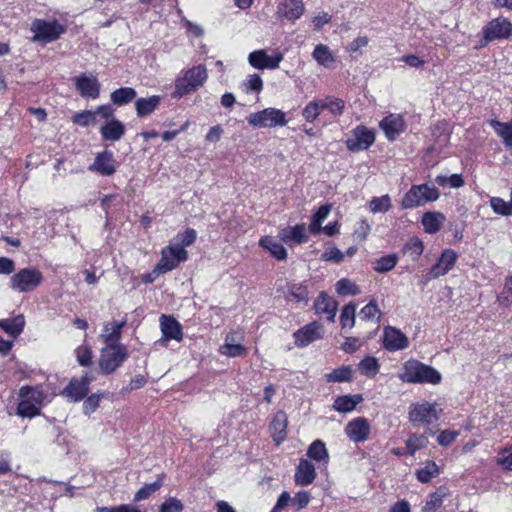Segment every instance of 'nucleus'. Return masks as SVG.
<instances>
[{
    "mask_svg": "<svg viewBox=\"0 0 512 512\" xmlns=\"http://www.w3.org/2000/svg\"><path fill=\"white\" fill-rule=\"evenodd\" d=\"M287 416L284 412H277L270 424L271 436L275 443L279 445L286 437Z\"/></svg>",
    "mask_w": 512,
    "mask_h": 512,
    "instance_id": "nucleus-29",
    "label": "nucleus"
},
{
    "mask_svg": "<svg viewBox=\"0 0 512 512\" xmlns=\"http://www.w3.org/2000/svg\"><path fill=\"white\" fill-rule=\"evenodd\" d=\"M314 307L317 314H324L326 315L327 320L334 322L338 303L327 293L321 292L319 294L315 301Z\"/></svg>",
    "mask_w": 512,
    "mask_h": 512,
    "instance_id": "nucleus-25",
    "label": "nucleus"
},
{
    "mask_svg": "<svg viewBox=\"0 0 512 512\" xmlns=\"http://www.w3.org/2000/svg\"><path fill=\"white\" fill-rule=\"evenodd\" d=\"M102 139L116 142L125 134V125L118 119H111L99 129Z\"/></svg>",
    "mask_w": 512,
    "mask_h": 512,
    "instance_id": "nucleus-26",
    "label": "nucleus"
},
{
    "mask_svg": "<svg viewBox=\"0 0 512 512\" xmlns=\"http://www.w3.org/2000/svg\"><path fill=\"white\" fill-rule=\"evenodd\" d=\"M126 325V321H113L103 327L100 337L106 345H120L121 330Z\"/></svg>",
    "mask_w": 512,
    "mask_h": 512,
    "instance_id": "nucleus-28",
    "label": "nucleus"
},
{
    "mask_svg": "<svg viewBox=\"0 0 512 512\" xmlns=\"http://www.w3.org/2000/svg\"><path fill=\"white\" fill-rule=\"evenodd\" d=\"M398 377L405 383L413 384L437 385L442 380L441 374L435 368L414 359H410L402 365Z\"/></svg>",
    "mask_w": 512,
    "mask_h": 512,
    "instance_id": "nucleus-1",
    "label": "nucleus"
},
{
    "mask_svg": "<svg viewBox=\"0 0 512 512\" xmlns=\"http://www.w3.org/2000/svg\"><path fill=\"white\" fill-rule=\"evenodd\" d=\"M344 258V252L337 247H328L321 255V260L333 263H341Z\"/></svg>",
    "mask_w": 512,
    "mask_h": 512,
    "instance_id": "nucleus-60",
    "label": "nucleus"
},
{
    "mask_svg": "<svg viewBox=\"0 0 512 512\" xmlns=\"http://www.w3.org/2000/svg\"><path fill=\"white\" fill-rule=\"evenodd\" d=\"M360 317L363 320L371 321L376 320L377 322L380 320L381 311L378 308V305L374 299H372L367 305H365L360 311Z\"/></svg>",
    "mask_w": 512,
    "mask_h": 512,
    "instance_id": "nucleus-54",
    "label": "nucleus"
},
{
    "mask_svg": "<svg viewBox=\"0 0 512 512\" xmlns=\"http://www.w3.org/2000/svg\"><path fill=\"white\" fill-rule=\"evenodd\" d=\"M100 403V395L92 394L83 402V412L85 415H90L97 410Z\"/></svg>",
    "mask_w": 512,
    "mask_h": 512,
    "instance_id": "nucleus-64",
    "label": "nucleus"
},
{
    "mask_svg": "<svg viewBox=\"0 0 512 512\" xmlns=\"http://www.w3.org/2000/svg\"><path fill=\"white\" fill-rule=\"evenodd\" d=\"M305 5L303 0H282L277 6V15L288 21L295 22L304 14Z\"/></svg>",
    "mask_w": 512,
    "mask_h": 512,
    "instance_id": "nucleus-19",
    "label": "nucleus"
},
{
    "mask_svg": "<svg viewBox=\"0 0 512 512\" xmlns=\"http://www.w3.org/2000/svg\"><path fill=\"white\" fill-rule=\"evenodd\" d=\"M440 197L439 190L428 184L412 185L401 201L402 209H413L434 202Z\"/></svg>",
    "mask_w": 512,
    "mask_h": 512,
    "instance_id": "nucleus-3",
    "label": "nucleus"
},
{
    "mask_svg": "<svg viewBox=\"0 0 512 512\" xmlns=\"http://www.w3.org/2000/svg\"><path fill=\"white\" fill-rule=\"evenodd\" d=\"M362 401L363 397L360 394L339 396L335 399L333 408L338 412L347 413L353 411Z\"/></svg>",
    "mask_w": 512,
    "mask_h": 512,
    "instance_id": "nucleus-32",
    "label": "nucleus"
},
{
    "mask_svg": "<svg viewBox=\"0 0 512 512\" xmlns=\"http://www.w3.org/2000/svg\"><path fill=\"white\" fill-rule=\"evenodd\" d=\"M435 182L439 186L449 185L451 188H460L465 183L464 180H463L462 175H460V174H452L450 176L438 175L435 178Z\"/></svg>",
    "mask_w": 512,
    "mask_h": 512,
    "instance_id": "nucleus-55",
    "label": "nucleus"
},
{
    "mask_svg": "<svg viewBox=\"0 0 512 512\" xmlns=\"http://www.w3.org/2000/svg\"><path fill=\"white\" fill-rule=\"evenodd\" d=\"M323 109H327L331 114L340 116L344 112L345 102L334 96H327L322 100Z\"/></svg>",
    "mask_w": 512,
    "mask_h": 512,
    "instance_id": "nucleus-52",
    "label": "nucleus"
},
{
    "mask_svg": "<svg viewBox=\"0 0 512 512\" xmlns=\"http://www.w3.org/2000/svg\"><path fill=\"white\" fill-rule=\"evenodd\" d=\"M187 259V251L179 245L168 246L162 250L161 259L156 265L154 272L166 273Z\"/></svg>",
    "mask_w": 512,
    "mask_h": 512,
    "instance_id": "nucleus-11",
    "label": "nucleus"
},
{
    "mask_svg": "<svg viewBox=\"0 0 512 512\" xmlns=\"http://www.w3.org/2000/svg\"><path fill=\"white\" fill-rule=\"evenodd\" d=\"M73 123L82 127H87L96 123L95 113L92 111H82L73 116Z\"/></svg>",
    "mask_w": 512,
    "mask_h": 512,
    "instance_id": "nucleus-59",
    "label": "nucleus"
},
{
    "mask_svg": "<svg viewBox=\"0 0 512 512\" xmlns=\"http://www.w3.org/2000/svg\"><path fill=\"white\" fill-rule=\"evenodd\" d=\"M442 408L436 402L418 401L409 406L408 420L416 427H427L437 424Z\"/></svg>",
    "mask_w": 512,
    "mask_h": 512,
    "instance_id": "nucleus-2",
    "label": "nucleus"
},
{
    "mask_svg": "<svg viewBox=\"0 0 512 512\" xmlns=\"http://www.w3.org/2000/svg\"><path fill=\"white\" fill-rule=\"evenodd\" d=\"M310 499V493L307 491H299L292 498V504L296 510H302L308 506Z\"/></svg>",
    "mask_w": 512,
    "mask_h": 512,
    "instance_id": "nucleus-63",
    "label": "nucleus"
},
{
    "mask_svg": "<svg viewBox=\"0 0 512 512\" xmlns=\"http://www.w3.org/2000/svg\"><path fill=\"white\" fill-rule=\"evenodd\" d=\"M327 382L342 383L350 382L353 379V369L351 366H341L325 375Z\"/></svg>",
    "mask_w": 512,
    "mask_h": 512,
    "instance_id": "nucleus-44",
    "label": "nucleus"
},
{
    "mask_svg": "<svg viewBox=\"0 0 512 512\" xmlns=\"http://www.w3.org/2000/svg\"><path fill=\"white\" fill-rule=\"evenodd\" d=\"M324 330L322 325L313 321L297 330L294 334V343L297 347H305L312 342L323 338Z\"/></svg>",
    "mask_w": 512,
    "mask_h": 512,
    "instance_id": "nucleus-15",
    "label": "nucleus"
},
{
    "mask_svg": "<svg viewBox=\"0 0 512 512\" xmlns=\"http://www.w3.org/2000/svg\"><path fill=\"white\" fill-rule=\"evenodd\" d=\"M241 89L246 94H259L263 89V80L258 74H249L242 82Z\"/></svg>",
    "mask_w": 512,
    "mask_h": 512,
    "instance_id": "nucleus-48",
    "label": "nucleus"
},
{
    "mask_svg": "<svg viewBox=\"0 0 512 512\" xmlns=\"http://www.w3.org/2000/svg\"><path fill=\"white\" fill-rule=\"evenodd\" d=\"M496 463L505 470L512 471V447L501 449Z\"/></svg>",
    "mask_w": 512,
    "mask_h": 512,
    "instance_id": "nucleus-61",
    "label": "nucleus"
},
{
    "mask_svg": "<svg viewBox=\"0 0 512 512\" xmlns=\"http://www.w3.org/2000/svg\"><path fill=\"white\" fill-rule=\"evenodd\" d=\"M484 44L495 40H506L512 37V23L504 17L490 20L482 29Z\"/></svg>",
    "mask_w": 512,
    "mask_h": 512,
    "instance_id": "nucleus-9",
    "label": "nucleus"
},
{
    "mask_svg": "<svg viewBox=\"0 0 512 512\" xmlns=\"http://www.w3.org/2000/svg\"><path fill=\"white\" fill-rule=\"evenodd\" d=\"M195 89V86L191 83V81L188 79V76L185 74L183 78H180L176 81L173 96L182 97L183 95Z\"/></svg>",
    "mask_w": 512,
    "mask_h": 512,
    "instance_id": "nucleus-58",
    "label": "nucleus"
},
{
    "mask_svg": "<svg viewBox=\"0 0 512 512\" xmlns=\"http://www.w3.org/2000/svg\"><path fill=\"white\" fill-rule=\"evenodd\" d=\"M128 358V351L124 345H105L101 349L99 368L104 374H111Z\"/></svg>",
    "mask_w": 512,
    "mask_h": 512,
    "instance_id": "nucleus-6",
    "label": "nucleus"
},
{
    "mask_svg": "<svg viewBox=\"0 0 512 512\" xmlns=\"http://www.w3.org/2000/svg\"><path fill=\"white\" fill-rule=\"evenodd\" d=\"M161 97L153 95L148 98H139L135 102L136 113L139 117L150 115L159 106Z\"/></svg>",
    "mask_w": 512,
    "mask_h": 512,
    "instance_id": "nucleus-34",
    "label": "nucleus"
},
{
    "mask_svg": "<svg viewBox=\"0 0 512 512\" xmlns=\"http://www.w3.org/2000/svg\"><path fill=\"white\" fill-rule=\"evenodd\" d=\"M137 92L131 87H122L113 91L110 95V99L113 104L122 106L130 103L135 99Z\"/></svg>",
    "mask_w": 512,
    "mask_h": 512,
    "instance_id": "nucleus-41",
    "label": "nucleus"
},
{
    "mask_svg": "<svg viewBox=\"0 0 512 512\" xmlns=\"http://www.w3.org/2000/svg\"><path fill=\"white\" fill-rule=\"evenodd\" d=\"M489 124L495 133L502 138L504 145L507 148H512V122H500L493 119L489 121Z\"/></svg>",
    "mask_w": 512,
    "mask_h": 512,
    "instance_id": "nucleus-36",
    "label": "nucleus"
},
{
    "mask_svg": "<svg viewBox=\"0 0 512 512\" xmlns=\"http://www.w3.org/2000/svg\"><path fill=\"white\" fill-rule=\"evenodd\" d=\"M336 292L340 296L358 295L361 293L359 286L350 279L342 278L335 284Z\"/></svg>",
    "mask_w": 512,
    "mask_h": 512,
    "instance_id": "nucleus-49",
    "label": "nucleus"
},
{
    "mask_svg": "<svg viewBox=\"0 0 512 512\" xmlns=\"http://www.w3.org/2000/svg\"><path fill=\"white\" fill-rule=\"evenodd\" d=\"M307 456L316 462L327 464L329 461V454L325 443L321 440L313 441L307 450Z\"/></svg>",
    "mask_w": 512,
    "mask_h": 512,
    "instance_id": "nucleus-35",
    "label": "nucleus"
},
{
    "mask_svg": "<svg viewBox=\"0 0 512 512\" xmlns=\"http://www.w3.org/2000/svg\"><path fill=\"white\" fill-rule=\"evenodd\" d=\"M434 431L428 428L423 434H411L406 441L408 453L413 456L418 450L428 445V435H433Z\"/></svg>",
    "mask_w": 512,
    "mask_h": 512,
    "instance_id": "nucleus-33",
    "label": "nucleus"
},
{
    "mask_svg": "<svg viewBox=\"0 0 512 512\" xmlns=\"http://www.w3.org/2000/svg\"><path fill=\"white\" fill-rule=\"evenodd\" d=\"M30 30L34 34L33 41L50 43L65 33L66 28L56 20L35 19L31 24Z\"/></svg>",
    "mask_w": 512,
    "mask_h": 512,
    "instance_id": "nucleus-7",
    "label": "nucleus"
},
{
    "mask_svg": "<svg viewBox=\"0 0 512 512\" xmlns=\"http://www.w3.org/2000/svg\"><path fill=\"white\" fill-rule=\"evenodd\" d=\"M424 245L419 238H411L404 246V251L410 255L413 260H417L423 253Z\"/></svg>",
    "mask_w": 512,
    "mask_h": 512,
    "instance_id": "nucleus-56",
    "label": "nucleus"
},
{
    "mask_svg": "<svg viewBox=\"0 0 512 512\" xmlns=\"http://www.w3.org/2000/svg\"><path fill=\"white\" fill-rule=\"evenodd\" d=\"M345 432L353 442H364L369 437L370 424L364 417H357L347 424Z\"/></svg>",
    "mask_w": 512,
    "mask_h": 512,
    "instance_id": "nucleus-21",
    "label": "nucleus"
},
{
    "mask_svg": "<svg viewBox=\"0 0 512 512\" xmlns=\"http://www.w3.org/2000/svg\"><path fill=\"white\" fill-rule=\"evenodd\" d=\"M489 204L493 212L500 216L512 215V189L510 190V200L505 201L501 197H491Z\"/></svg>",
    "mask_w": 512,
    "mask_h": 512,
    "instance_id": "nucleus-42",
    "label": "nucleus"
},
{
    "mask_svg": "<svg viewBox=\"0 0 512 512\" xmlns=\"http://www.w3.org/2000/svg\"><path fill=\"white\" fill-rule=\"evenodd\" d=\"M313 60L325 69H331L336 62V55L326 44H317L312 52Z\"/></svg>",
    "mask_w": 512,
    "mask_h": 512,
    "instance_id": "nucleus-27",
    "label": "nucleus"
},
{
    "mask_svg": "<svg viewBox=\"0 0 512 512\" xmlns=\"http://www.w3.org/2000/svg\"><path fill=\"white\" fill-rule=\"evenodd\" d=\"M25 320L22 315L13 319L0 320V328L12 337L20 335L24 329Z\"/></svg>",
    "mask_w": 512,
    "mask_h": 512,
    "instance_id": "nucleus-38",
    "label": "nucleus"
},
{
    "mask_svg": "<svg viewBox=\"0 0 512 512\" xmlns=\"http://www.w3.org/2000/svg\"><path fill=\"white\" fill-rule=\"evenodd\" d=\"M356 305L349 303L345 305L340 315V325L343 329H352L355 325Z\"/></svg>",
    "mask_w": 512,
    "mask_h": 512,
    "instance_id": "nucleus-51",
    "label": "nucleus"
},
{
    "mask_svg": "<svg viewBox=\"0 0 512 512\" xmlns=\"http://www.w3.org/2000/svg\"><path fill=\"white\" fill-rule=\"evenodd\" d=\"M409 346L408 337L402 333L399 329L388 326L383 331V347L390 351L404 350Z\"/></svg>",
    "mask_w": 512,
    "mask_h": 512,
    "instance_id": "nucleus-16",
    "label": "nucleus"
},
{
    "mask_svg": "<svg viewBox=\"0 0 512 512\" xmlns=\"http://www.w3.org/2000/svg\"><path fill=\"white\" fill-rule=\"evenodd\" d=\"M244 332L237 334V343L230 342L226 339V357H245L248 353L247 348L243 345Z\"/></svg>",
    "mask_w": 512,
    "mask_h": 512,
    "instance_id": "nucleus-43",
    "label": "nucleus"
},
{
    "mask_svg": "<svg viewBox=\"0 0 512 512\" xmlns=\"http://www.w3.org/2000/svg\"><path fill=\"white\" fill-rule=\"evenodd\" d=\"M282 60L283 54L278 50L268 54L266 50L259 49L251 52L248 56V63L258 70H274L279 67Z\"/></svg>",
    "mask_w": 512,
    "mask_h": 512,
    "instance_id": "nucleus-12",
    "label": "nucleus"
},
{
    "mask_svg": "<svg viewBox=\"0 0 512 512\" xmlns=\"http://www.w3.org/2000/svg\"><path fill=\"white\" fill-rule=\"evenodd\" d=\"M19 398L18 415L31 418L40 414V406L45 395L39 387H22L19 391Z\"/></svg>",
    "mask_w": 512,
    "mask_h": 512,
    "instance_id": "nucleus-4",
    "label": "nucleus"
},
{
    "mask_svg": "<svg viewBox=\"0 0 512 512\" xmlns=\"http://www.w3.org/2000/svg\"><path fill=\"white\" fill-rule=\"evenodd\" d=\"M160 329L162 337L158 340V343L162 346H167L169 340H176L180 342L183 339V331L181 324L172 316L161 315L160 317Z\"/></svg>",
    "mask_w": 512,
    "mask_h": 512,
    "instance_id": "nucleus-14",
    "label": "nucleus"
},
{
    "mask_svg": "<svg viewBox=\"0 0 512 512\" xmlns=\"http://www.w3.org/2000/svg\"><path fill=\"white\" fill-rule=\"evenodd\" d=\"M447 495L448 493L445 488H439L437 491L430 493L422 507V512H437Z\"/></svg>",
    "mask_w": 512,
    "mask_h": 512,
    "instance_id": "nucleus-37",
    "label": "nucleus"
},
{
    "mask_svg": "<svg viewBox=\"0 0 512 512\" xmlns=\"http://www.w3.org/2000/svg\"><path fill=\"white\" fill-rule=\"evenodd\" d=\"M379 126L389 141H394L406 130V123L400 114H389L380 121Z\"/></svg>",
    "mask_w": 512,
    "mask_h": 512,
    "instance_id": "nucleus-17",
    "label": "nucleus"
},
{
    "mask_svg": "<svg viewBox=\"0 0 512 512\" xmlns=\"http://www.w3.org/2000/svg\"><path fill=\"white\" fill-rule=\"evenodd\" d=\"M91 381L92 378L87 374L79 379L74 378L63 390V394L74 402L80 401L88 394Z\"/></svg>",
    "mask_w": 512,
    "mask_h": 512,
    "instance_id": "nucleus-18",
    "label": "nucleus"
},
{
    "mask_svg": "<svg viewBox=\"0 0 512 512\" xmlns=\"http://www.w3.org/2000/svg\"><path fill=\"white\" fill-rule=\"evenodd\" d=\"M90 171H95L103 176H111L115 173V160L113 153L103 151L98 153L93 164L89 166Z\"/></svg>",
    "mask_w": 512,
    "mask_h": 512,
    "instance_id": "nucleus-22",
    "label": "nucleus"
},
{
    "mask_svg": "<svg viewBox=\"0 0 512 512\" xmlns=\"http://www.w3.org/2000/svg\"><path fill=\"white\" fill-rule=\"evenodd\" d=\"M246 119L250 126L257 129L283 127L288 123L286 113L273 107L250 113Z\"/></svg>",
    "mask_w": 512,
    "mask_h": 512,
    "instance_id": "nucleus-5",
    "label": "nucleus"
},
{
    "mask_svg": "<svg viewBox=\"0 0 512 512\" xmlns=\"http://www.w3.org/2000/svg\"><path fill=\"white\" fill-rule=\"evenodd\" d=\"M322 99L308 102L302 110V117L306 122L313 123L323 111Z\"/></svg>",
    "mask_w": 512,
    "mask_h": 512,
    "instance_id": "nucleus-45",
    "label": "nucleus"
},
{
    "mask_svg": "<svg viewBox=\"0 0 512 512\" xmlns=\"http://www.w3.org/2000/svg\"><path fill=\"white\" fill-rule=\"evenodd\" d=\"M259 244L262 248L269 251L273 257L277 260H285L287 257V251L284 246L272 236H263L259 240Z\"/></svg>",
    "mask_w": 512,
    "mask_h": 512,
    "instance_id": "nucleus-31",
    "label": "nucleus"
},
{
    "mask_svg": "<svg viewBox=\"0 0 512 512\" xmlns=\"http://www.w3.org/2000/svg\"><path fill=\"white\" fill-rule=\"evenodd\" d=\"M287 299L289 301H295L297 303L307 304L308 302V290L306 286L302 284H292L287 290Z\"/></svg>",
    "mask_w": 512,
    "mask_h": 512,
    "instance_id": "nucleus-47",
    "label": "nucleus"
},
{
    "mask_svg": "<svg viewBox=\"0 0 512 512\" xmlns=\"http://www.w3.org/2000/svg\"><path fill=\"white\" fill-rule=\"evenodd\" d=\"M186 75L195 88L201 86L207 77L206 69L203 66H196L190 69L186 72Z\"/></svg>",
    "mask_w": 512,
    "mask_h": 512,
    "instance_id": "nucleus-57",
    "label": "nucleus"
},
{
    "mask_svg": "<svg viewBox=\"0 0 512 512\" xmlns=\"http://www.w3.org/2000/svg\"><path fill=\"white\" fill-rule=\"evenodd\" d=\"M374 142L375 132L364 125H358L350 132L345 144L349 151L358 152L367 150Z\"/></svg>",
    "mask_w": 512,
    "mask_h": 512,
    "instance_id": "nucleus-10",
    "label": "nucleus"
},
{
    "mask_svg": "<svg viewBox=\"0 0 512 512\" xmlns=\"http://www.w3.org/2000/svg\"><path fill=\"white\" fill-rule=\"evenodd\" d=\"M162 486V480L158 478L153 483L145 484L134 495V501L140 502L146 500L150 495L158 491Z\"/></svg>",
    "mask_w": 512,
    "mask_h": 512,
    "instance_id": "nucleus-53",
    "label": "nucleus"
},
{
    "mask_svg": "<svg viewBox=\"0 0 512 512\" xmlns=\"http://www.w3.org/2000/svg\"><path fill=\"white\" fill-rule=\"evenodd\" d=\"M278 236L287 245L305 243L308 239L305 224L285 227L279 231Z\"/></svg>",
    "mask_w": 512,
    "mask_h": 512,
    "instance_id": "nucleus-23",
    "label": "nucleus"
},
{
    "mask_svg": "<svg viewBox=\"0 0 512 512\" xmlns=\"http://www.w3.org/2000/svg\"><path fill=\"white\" fill-rule=\"evenodd\" d=\"M458 260V254L453 249H444L436 263L427 273V279H437L448 274L455 266Z\"/></svg>",
    "mask_w": 512,
    "mask_h": 512,
    "instance_id": "nucleus-13",
    "label": "nucleus"
},
{
    "mask_svg": "<svg viewBox=\"0 0 512 512\" xmlns=\"http://www.w3.org/2000/svg\"><path fill=\"white\" fill-rule=\"evenodd\" d=\"M392 207L391 198L389 195H383L381 197H373L369 201V210L373 214L376 213H385L389 211Z\"/></svg>",
    "mask_w": 512,
    "mask_h": 512,
    "instance_id": "nucleus-50",
    "label": "nucleus"
},
{
    "mask_svg": "<svg viewBox=\"0 0 512 512\" xmlns=\"http://www.w3.org/2000/svg\"><path fill=\"white\" fill-rule=\"evenodd\" d=\"M357 368L362 375L373 378L379 373L380 364L376 357L366 356L358 363Z\"/></svg>",
    "mask_w": 512,
    "mask_h": 512,
    "instance_id": "nucleus-40",
    "label": "nucleus"
},
{
    "mask_svg": "<svg viewBox=\"0 0 512 512\" xmlns=\"http://www.w3.org/2000/svg\"><path fill=\"white\" fill-rule=\"evenodd\" d=\"M440 468L434 461H427L424 467L416 470L415 476L421 483H429L433 478L439 476Z\"/></svg>",
    "mask_w": 512,
    "mask_h": 512,
    "instance_id": "nucleus-39",
    "label": "nucleus"
},
{
    "mask_svg": "<svg viewBox=\"0 0 512 512\" xmlns=\"http://www.w3.org/2000/svg\"><path fill=\"white\" fill-rule=\"evenodd\" d=\"M315 478L316 470L314 465L306 459H301L294 475L295 484L298 486H308L314 482Z\"/></svg>",
    "mask_w": 512,
    "mask_h": 512,
    "instance_id": "nucleus-24",
    "label": "nucleus"
},
{
    "mask_svg": "<svg viewBox=\"0 0 512 512\" xmlns=\"http://www.w3.org/2000/svg\"><path fill=\"white\" fill-rule=\"evenodd\" d=\"M76 89L84 98L97 99L100 94V83L93 75L81 74L75 79Z\"/></svg>",
    "mask_w": 512,
    "mask_h": 512,
    "instance_id": "nucleus-20",
    "label": "nucleus"
},
{
    "mask_svg": "<svg viewBox=\"0 0 512 512\" xmlns=\"http://www.w3.org/2000/svg\"><path fill=\"white\" fill-rule=\"evenodd\" d=\"M398 263V256L395 253L387 254L373 263V268L378 273H386L391 271Z\"/></svg>",
    "mask_w": 512,
    "mask_h": 512,
    "instance_id": "nucleus-46",
    "label": "nucleus"
},
{
    "mask_svg": "<svg viewBox=\"0 0 512 512\" xmlns=\"http://www.w3.org/2000/svg\"><path fill=\"white\" fill-rule=\"evenodd\" d=\"M183 508L184 506L180 500L169 497L161 504L159 512H182Z\"/></svg>",
    "mask_w": 512,
    "mask_h": 512,
    "instance_id": "nucleus-62",
    "label": "nucleus"
},
{
    "mask_svg": "<svg viewBox=\"0 0 512 512\" xmlns=\"http://www.w3.org/2000/svg\"><path fill=\"white\" fill-rule=\"evenodd\" d=\"M42 273L35 268H23L10 279V287L18 292L26 293L36 289L42 282Z\"/></svg>",
    "mask_w": 512,
    "mask_h": 512,
    "instance_id": "nucleus-8",
    "label": "nucleus"
},
{
    "mask_svg": "<svg viewBox=\"0 0 512 512\" xmlns=\"http://www.w3.org/2000/svg\"><path fill=\"white\" fill-rule=\"evenodd\" d=\"M445 220L446 218L443 213L434 211L424 213L421 223L426 233L435 234L441 229Z\"/></svg>",
    "mask_w": 512,
    "mask_h": 512,
    "instance_id": "nucleus-30",
    "label": "nucleus"
}]
</instances>
